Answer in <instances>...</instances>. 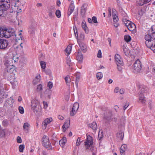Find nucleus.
<instances>
[{"instance_id":"1","label":"nucleus","mask_w":155,"mask_h":155,"mask_svg":"<svg viewBox=\"0 0 155 155\" xmlns=\"http://www.w3.org/2000/svg\"><path fill=\"white\" fill-rule=\"evenodd\" d=\"M147 46L155 52V25L152 26L145 37Z\"/></svg>"},{"instance_id":"2","label":"nucleus","mask_w":155,"mask_h":155,"mask_svg":"<svg viewBox=\"0 0 155 155\" xmlns=\"http://www.w3.org/2000/svg\"><path fill=\"white\" fill-rule=\"evenodd\" d=\"M9 0H0V16L4 17L5 15L6 12L10 8Z\"/></svg>"},{"instance_id":"3","label":"nucleus","mask_w":155,"mask_h":155,"mask_svg":"<svg viewBox=\"0 0 155 155\" xmlns=\"http://www.w3.org/2000/svg\"><path fill=\"white\" fill-rule=\"evenodd\" d=\"M31 107L33 112L36 115H38L41 114V107L38 100L34 99L31 101Z\"/></svg>"},{"instance_id":"4","label":"nucleus","mask_w":155,"mask_h":155,"mask_svg":"<svg viewBox=\"0 0 155 155\" xmlns=\"http://www.w3.org/2000/svg\"><path fill=\"white\" fill-rule=\"evenodd\" d=\"M42 142L44 147L49 150L52 149V146L48 137L46 135L43 136L42 139Z\"/></svg>"},{"instance_id":"5","label":"nucleus","mask_w":155,"mask_h":155,"mask_svg":"<svg viewBox=\"0 0 155 155\" xmlns=\"http://www.w3.org/2000/svg\"><path fill=\"white\" fill-rule=\"evenodd\" d=\"M133 66L135 71L137 72H139L141 70L142 64L140 61L137 59L135 61Z\"/></svg>"},{"instance_id":"6","label":"nucleus","mask_w":155,"mask_h":155,"mask_svg":"<svg viewBox=\"0 0 155 155\" xmlns=\"http://www.w3.org/2000/svg\"><path fill=\"white\" fill-rule=\"evenodd\" d=\"M87 141L84 142L86 148L87 149L90 147L93 144V140L92 137L88 135L87 137Z\"/></svg>"},{"instance_id":"7","label":"nucleus","mask_w":155,"mask_h":155,"mask_svg":"<svg viewBox=\"0 0 155 155\" xmlns=\"http://www.w3.org/2000/svg\"><path fill=\"white\" fill-rule=\"evenodd\" d=\"M79 107V105L78 103H75L74 104L72 108V110L70 112V115L71 116H73L76 113Z\"/></svg>"},{"instance_id":"8","label":"nucleus","mask_w":155,"mask_h":155,"mask_svg":"<svg viewBox=\"0 0 155 155\" xmlns=\"http://www.w3.org/2000/svg\"><path fill=\"white\" fill-rule=\"evenodd\" d=\"M8 44V41L0 38V49H5L7 46Z\"/></svg>"},{"instance_id":"9","label":"nucleus","mask_w":155,"mask_h":155,"mask_svg":"<svg viewBox=\"0 0 155 155\" xmlns=\"http://www.w3.org/2000/svg\"><path fill=\"white\" fill-rule=\"evenodd\" d=\"M4 65L6 67V68H7L8 67H11L12 66L14 65V64L12 62V60L9 58L5 61Z\"/></svg>"},{"instance_id":"10","label":"nucleus","mask_w":155,"mask_h":155,"mask_svg":"<svg viewBox=\"0 0 155 155\" xmlns=\"http://www.w3.org/2000/svg\"><path fill=\"white\" fill-rule=\"evenodd\" d=\"M115 58L117 64H119L121 65H123V62L122 60L120 55L118 54H116L115 56Z\"/></svg>"},{"instance_id":"11","label":"nucleus","mask_w":155,"mask_h":155,"mask_svg":"<svg viewBox=\"0 0 155 155\" xmlns=\"http://www.w3.org/2000/svg\"><path fill=\"white\" fill-rule=\"evenodd\" d=\"M5 71H7L6 73L9 74H14L16 72L15 68L14 65L12 66L11 67H8L5 69Z\"/></svg>"},{"instance_id":"12","label":"nucleus","mask_w":155,"mask_h":155,"mask_svg":"<svg viewBox=\"0 0 155 155\" xmlns=\"http://www.w3.org/2000/svg\"><path fill=\"white\" fill-rule=\"evenodd\" d=\"M139 94V102L141 103L142 104H144L146 103V98L145 97L144 94Z\"/></svg>"},{"instance_id":"13","label":"nucleus","mask_w":155,"mask_h":155,"mask_svg":"<svg viewBox=\"0 0 155 155\" xmlns=\"http://www.w3.org/2000/svg\"><path fill=\"white\" fill-rule=\"evenodd\" d=\"M140 88V90L139 94H144V95H146L148 92L147 88L145 86H141Z\"/></svg>"},{"instance_id":"14","label":"nucleus","mask_w":155,"mask_h":155,"mask_svg":"<svg viewBox=\"0 0 155 155\" xmlns=\"http://www.w3.org/2000/svg\"><path fill=\"white\" fill-rule=\"evenodd\" d=\"M4 75L5 77H7V79L8 80H9L10 81L11 80L14 79V78H16L14 74L4 73Z\"/></svg>"},{"instance_id":"15","label":"nucleus","mask_w":155,"mask_h":155,"mask_svg":"<svg viewBox=\"0 0 155 155\" xmlns=\"http://www.w3.org/2000/svg\"><path fill=\"white\" fill-rule=\"evenodd\" d=\"M70 123V120H67L64 123V125L62 126L63 131L65 132L66 130L68 129Z\"/></svg>"},{"instance_id":"16","label":"nucleus","mask_w":155,"mask_h":155,"mask_svg":"<svg viewBox=\"0 0 155 155\" xmlns=\"http://www.w3.org/2000/svg\"><path fill=\"white\" fill-rule=\"evenodd\" d=\"M14 78V79L13 80H11L10 81V83L12 86V87L13 88H15L16 87H17L18 85V81L17 80L16 78Z\"/></svg>"},{"instance_id":"17","label":"nucleus","mask_w":155,"mask_h":155,"mask_svg":"<svg viewBox=\"0 0 155 155\" xmlns=\"http://www.w3.org/2000/svg\"><path fill=\"white\" fill-rule=\"evenodd\" d=\"M108 114L107 115H105L104 117V120H107L108 122L111 121L112 120L111 118L112 113L111 112L109 111L108 112Z\"/></svg>"},{"instance_id":"18","label":"nucleus","mask_w":155,"mask_h":155,"mask_svg":"<svg viewBox=\"0 0 155 155\" xmlns=\"http://www.w3.org/2000/svg\"><path fill=\"white\" fill-rule=\"evenodd\" d=\"M87 6V5L85 4H84L81 7V13L83 16L85 14L87 10L86 8Z\"/></svg>"},{"instance_id":"19","label":"nucleus","mask_w":155,"mask_h":155,"mask_svg":"<svg viewBox=\"0 0 155 155\" xmlns=\"http://www.w3.org/2000/svg\"><path fill=\"white\" fill-rule=\"evenodd\" d=\"M127 148V146L125 144L122 145L120 148V152L121 155H124V152Z\"/></svg>"},{"instance_id":"20","label":"nucleus","mask_w":155,"mask_h":155,"mask_svg":"<svg viewBox=\"0 0 155 155\" xmlns=\"http://www.w3.org/2000/svg\"><path fill=\"white\" fill-rule=\"evenodd\" d=\"M8 96L7 94L3 92H0V102H2Z\"/></svg>"},{"instance_id":"21","label":"nucleus","mask_w":155,"mask_h":155,"mask_svg":"<svg viewBox=\"0 0 155 155\" xmlns=\"http://www.w3.org/2000/svg\"><path fill=\"white\" fill-rule=\"evenodd\" d=\"M79 44L81 51L83 52H86L87 51L86 45L84 43L81 42L79 43Z\"/></svg>"},{"instance_id":"22","label":"nucleus","mask_w":155,"mask_h":155,"mask_svg":"<svg viewBox=\"0 0 155 155\" xmlns=\"http://www.w3.org/2000/svg\"><path fill=\"white\" fill-rule=\"evenodd\" d=\"M14 103L12 97H10L6 101V104L11 107Z\"/></svg>"},{"instance_id":"23","label":"nucleus","mask_w":155,"mask_h":155,"mask_svg":"<svg viewBox=\"0 0 155 155\" xmlns=\"http://www.w3.org/2000/svg\"><path fill=\"white\" fill-rule=\"evenodd\" d=\"M52 120L51 118H48L45 119L42 123V125H44L45 127L47 126V124L50 123Z\"/></svg>"},{"instance_id":"24","label":"nucleus","mask_w":155,"mask_h":155,"mask_svg":"<svg viewBox=\"0 0 155 155\" xmlns=\"http://www.w3.org/2000/svg\"><path fill=\"white\" fill-rule=\"evenodd\" d=\"M127 28L128 30L131 31H133L136 28V26L135 25L132 23H131L127 26Z\"/></svg>"},{"instance_id":"25","label":"nucleus","mask_w":155,"mask_h":155,"mask_svg":"<svg viewBox=\"0 0 155 155\" xmlns=\"http://www.w3.org/2000/svg\"><path fill=\"white\" fill-rule=\"evenodd\" d=\"M7 130L6 129H1L0 130V137H5Z\"/></svg>"},{"instance_id":"26","label":"nucleus","mask_w":155,"mask_h":155,"mask_svg":"<svg viewBox=\"0 0 155 155\" xmlns=\"http://www.w3.org/2000/svg\"><path fill=\"white\" fill-rule=\"evenodd\" d=\"M89 126L93 130H96L97 128V124L95 122H93L91 124H89Z\"/></svg>"},{"instance_id":"27","label":"nucleus","mask_w":155,"mask_h":155,"mask_svg":"<svg viewBox=\"0 0 155 155\" xmlns=\"http://www.w3.org/2000/svg\"><path fill=\"white\" fill-rule=\"evenodd\" d=\"M77 60L80 62V63H81L83 59V57L82 54L81 53L78 52L76 57Z\"/></svg>"},{"instance_id":"28","label":"nucleus","mask_w":155,"mask_h":155,"mask_svg":"<svg viewBox=\"0 0 155 155\" xmlns=\"http://www.w3.org/2000/svg\"><path fill=\"white\" fill-rule=\"evenodd\" d=\"M74 8V5H70L68 11V15L69 16L73 12Z\"/></svg>"},{"instance_id":"29","label":"nucleus","mask_w":155,"mask_h":155,"mask_svg":"<svg viewBox=\"0 0 155 155\" xmlns=\"http://www.w3.org/2000/svg\"><path fill=\"white\" fill-rule=\"evenodd\" d=\"M36 29V27L35 26L32 25L29 29V32L30 34L33 35L35 33V31Z\"/></svg>"},{"instance_id":"30","label":"nucleus","mask_w":155,"mask_h":155,"mask_svg":"<svg viewBox=\"0 0 155 155\" xmlns=\"http://www.w3.org/2000/svg\"><path fill=\"white\" fill-rule=\"evenodd\" d=\"M66 140L65 137H63L62 139L59 141V144L62 147H63L66 142Z\"/></svg>"},{"instance_id":"31","label":"nucleus","mask_w":155,"mask_h":155,"mask_svg":"<svg viewBox=\"0 0 155 155\" xmlns=\"http://www.w3.org/2000/svg\"><path fill=\"white\" fill-rule=\"evenodd\" d=\"M10 58L12 60V62L14 63V64H15L18 62L19 57L18 55H16L13 56L12 58Z\"/></svg>"},{"instance_id":"32","label":"nucleus","mask_w":155,"mask_h":155,"mask_svg":"<svg viewBox=\"0 0 155 155\" xmlns=\"http://www.w3.org/2000/svg\"><path fill=\"white\" fill-rule=\"evenodd\" d=\"M122 48L123 50V51L125 55L128 56L129 55V51L126 48L125 45H123L122 47Z\"/></svg>"},{"instance_id":"33","label":"nucleus","mask_w":155,"mask_h":155,"mask_svg":"<svg viewBox=\"0 0 155 155\" xmlns=\"http://www.w3.org/2000/svg\"><path fill=\"white\" fill-rule=\"evenodd\" d=\"M29 124L28 123H25L24 124L23 128L24 130L26 131H28L29 129Z\"/></svg>"},{"instance_id":"34","label":"nucleus","mask_w":155,"mask_h":155,"mask_svg":"<svg viewBox=\"0 0 155 155\" xmlns=\"http://www.w3.org/2000/svg\"><path fill=\"white\" fill-rule=\"evenodd\" d=\"M72 46L71 45H69L67 47L65 50V51L67 54V55H69L71 53V50Z\"/></svg>"},{"instance_id":"35","label":"nucleus","mask_w":155,"mask_h":155,"mask_svg":"<svg viewBox=\"0 0 155 155\" xmlns=\"http://www.w3.org/2000/svg\"><path fill=\"white\" fill-rule=\"evenodd\" d=\"M8 33H9V35H10V37L14 35L16 36V35L15 34V31L13 28H9L8 29Z\"/></svg>"},{"instance_id":"36","label":"nucleus","mask_w":155,"mask_h":155,"mask_svg":"<svg viewBox=\"0 0 155 155\" xmlns=\"http://www.w3.org/2000/svg\"><path fill=\"white\" fill-rule=\"evenodd\" d=\"M40 76L39 75L38 76H37L35 79L33 81V83L34 84H36L38 83L40 81Z\"/></svg>"},{"instance_id":"37","label":"nucleus","mask_w":155,"mask_h":155,"mask_svg":"<svg viewBox=\"0 0 155 155\" xmlns=\"http://www.w3.org/2000/svg\"><path fill=\"white\" fill-rule=\"evenodd\" d=\"M117 137L122 140L124 137V133L121 131L118 132L117 134Z\"/></svg>"},{"instance_id":"38","label":"nucleus","mask_w":155,"mask_h":155,"mask_svg":"<svg viewBox=\"0 0 155 155\" xmlns=\"http://www.w3.org/2000/svg\"><path fill=\"white\" fill-rule=\"evenodd\" d=\"M54 7H52L51 8H50L48 11V15L51 18L53 17V15L54 12Z\"/></svg>"},{"instance_id":"39","label":"nucleus","mask_w":155,"mask_h":155,"mask_svg":"<svg viewBox=\"0 0 155 155\" xmlns=\"http://www.w3.org/2000/svg\"><path fill=\"white\" fill-rule=\"evenodd\" d=\"M5 28H0V37H4V32L5 31Z\"/></svg>"},{"instance_id":"40","label":"nucleus","mask_w":155,"mask_h":155,"mask_svg":"<svg viewBox=\"0 0 155 155\" xmlns=\"http://www.w3.org/2000/svg\"><path fill=\"white\" fill-rule=\"evenodd\" d=\"M45 96L47 97L48 98H50L51 92L49 90H46L44 93Z\"/></svg>"},{"instance_id":"41","label":"nucleus","mask_w":155,"mask_h":155,"mask_svg":"<svg viewBox=\"0 0 155 155\" xmlns=\"http://www.w3.org/2000/svg\"><path fill=\"white\" fill-rule=\"evenodd\" d=\"M123 21L126 26L127 27V26L131 23V22L128 20H127L126 18L123 19Z\"/></svg>"},{"instance_id":"42","label":"nucleus","mask_w":155,"mask_h":155,"mask_svg":"<svg viewBox=\"0 0 155 155\" xmlns=\"http://www.w3.org/2000/svg\"><path fill=\"white\" fill-rule=\"evenodd\" d=\"M4 33V37L5 38H9L10 37V35H9L8 31L7 29H5Z\"/></svg>"},{"instance_id":"43","label":"nucleus","mask_w":155,"mask_h":155,"mask_svg":"<svg viewBox=\"0 0 155 155\" xmlns=\"http://www.w3.org/2000/svg\"><path fill=\"white\" fill-rule=\"evenodd\" d=\"M103 74L101 72H98L96 74V77L98 80L101 79L103 77Z\"/></svg>"},{"instance_id":"44","label":"nucleus","mask_w":155,"mask_h":155,"mask_svg":"<svg viewBox=\"0 0 155 155\" xmlns=\"http://www.w3.org/2000/svg\"><path fill=\"white\" fill-rule=\"evenodd\" d=\"M40 65L41 68L43 69L42 70V71H44V69L46 68V64L45 62L43 61H41L40 62Z\"/></svg>"},{"instance_id":"45","label":"nucleus","mask_w":155,"mask_h":155,"mask_svg":"<svg viewBox=\"0 0 155 155\" xmlns=\"http://www.w3.org/2000/svg\"><path fill=\"white\" fill-rule=\"evenodd\" d=\"M124 39L125 41L127 42H129L131 39V38L129 35H125Z\"/></svg>"},{"instance_id":"46","label":"nucleus","mask_w":155,"mask_h":155,"mask_svg":"<svg viewBox=\"0 0 155 155\" xmlns=\"http://www.w3.org/2000/svg\"><path fill=\"white\" fill-rule=\"evenodd\" d=\"M113 21L114 22H116L118 21V18L117 16L114 14H113Z\"/></svg>"},{"instance_id":"47","label":"nucleus","mask_w":155,"mask_h":155,"mask_svg":"<svg viewBox=\"0 0 155 155\" xmlns=\"http://www.w3.org/2000/svg\"><path fill=\"white\" fill-rule=\"evenodd\" d=\"M24 148V145L22 144L20 145L19 147V151L21 152H23Z\"/></svg>"},{"instance_id":"48","label":"nucleus","mask_w":155,"mask_h":155,"mask_svg":"<svg viewBox=\"0 0 155 155\" xmlns=\"http://www.w3.org/2000/svg\"><path fill=\"white\" fill-rule=\"evenodd\" d=\"M98 138L101 140L103 137V132L102 130L100 131L98 133Z\"/></svg>"},{"instance_id":"49","label":"nucleus","mask_w":155,"mask_h":155,"mask_svg":"<svg viewBox=\"0 0 155 155\" xmlns=\"http://www.w3.org/2000/svg\"><path fill=\"white\" fill-rule=\"evenodd\" d=\"M76 28V30H75V28L74 27V34L75 35V36L76 37V38L77 39V41L78 42V31L76 29V28Z\"/></svg>"},{"instance_id":"50","label":"nucleus","mask_w":155,"mask_h":155,"mask_svg":"<svg viewBox=\"0 0 155 155\" xmlns=\"http://www.w3.org/2000/svg\"><path fill=\"white\" fill-rule=\"evenodd\" d=\"M42 90V86L41 84H39L38 85L37 87V91H40Z\"/></svg>"},{"instance_id":"51","label":"nucleus","mask_w":155,"mask_h":155,"mask_svg":"<svg viewBox=\"0 0 155 155\" xmlns=\"http://www.w3.org/2000/svg\"><path fill=\"white\" fill-rule=\"evenodd\" d=\"M65 80L67 84L68 85V84L71 81V80L68 76H67L65 78Z\"/></svg>"},{"instance_id":"52","label":"nucleus","mask_w":155,"mask_h":155,"mask_svg":"<svg viewBox=\"0 0 155 155\" xmlns=\"http://www.w3.org/2000/svg\"><path fill=\"white\" fill-rule=\"evenodd\" d=\"M55 14L57 17L58 18H60L61 16V14L60 11L58 10H56L55 12Z\"/></svg>"},{"instance_id":"53","label":"nucleus","mask_w":155,"mask_h":155,"mask_svg":"<svg viewBox=\"0 0 155 155\" xmlns=\"http://www.w3.org/2000/svg\"><path fill=\"white\" fill-rule=\"evenodd\" d=\"M71 60L70 57L68 56L66 58V63L69 66H71Z\"/></svg>"},{"instance_id":"54","label":"nucleus","mask_w":155,"mask_h":155,"mask_svg":"<svg viewBox=\"0 0 155 155\" xmlns=\"http://www.w3.org/2000/svg\"><path fill=\"white\" fill-rule=\"evenodd\" d=\"M144 13V11L142 9H140L138 11V14L140 16H141Z\"/></svg>"},{"instance_id":"55","label":"nucleus","mask_w":155,"mask_h":155,"mask_svg":"<svg viewBox=\"0 0 155 155\" xmlns=\"http://www.w3.org/2000/svg\"><path fill=\"white\" fill-rule=\"evenodd\" d=\"M117 64V69L120 72H122V68L121 65H119L118 64Z\"/></svg>"},{"instance_id":"56","label":"nucleus","mask_w":155,"mask_h":155,"mask_svg":"<svg viewBox=\"0 0 155 155\" xmlns=\"http://www.w3.org/2000/svg\"><path fill=\"white\" fill-rule=\"evenodd\" d=\"M80 78V77L79 76H78L76 77V81H75V84H76V85L77 87H78V82H79Z\"/></svg>"},{"instance_id":"57","label":"nucleus","mask_w":155,"mask_h":155,"mask_svg":"<svg viewBox=\"0 0 155 155\" xmlns=\"http://www.w3.org/2000/svg\"><path fill=\"white\" fill-rule=\"evenodd\" d=\"M18 110L20 113L21 114H23L24 113V110L22 107L19 106L18 107Z\"/></svg>"},{"instance_id":"58","label":"nucleus","mask_w":155,"mask_h":155,"mask_svg":"<svg viewBox=\"0 0 155 155\" xmlns=\"http://www.w3.org/2000/svg\"><path fill=\"white\" fill-rule=\"evenodd\" d=\"M48 87L49 89L53 87V84L52 83L51 81H49L48 83Z\"/></svg>"},{"instance_id":"59","label":"nucleus","mask_w":155,"mask_h":155,"mask_svg":"<svg viewBox=\"0 0 155 155\" xmlns=\"http://www.w3.org/2000/svg\"><path fill=\"white\" fill-rule=\"evenodd\" d=\"M148 106L150 109H151L153 107V103L151 100H149L148 102Z\"/></svg>"},{"instance_id":"60","label":"nucleus","mask_w":155,"mask_h":155,"mask_svg":"<svg viewBox=\"0 0 155 155\" xmlns=\"http://www.w3.org/2000/svg\"><path fill=\"white\" fill-rule=\"evenodd\" d=\"M92 20L93 22L94 23H97V18L95 16H93L92 18Z\"/></svg>"},{"instance_id":"61","label":"nucleus","mask_w":155,"mask_h":155,"mask_svg":"<svg viewBox=\"0 0 155 155\" xmlns=\"http://www.w3.org/2000/svg\"><path fill=\"white\" fill-rule=\"evenodd\" d=\"M82 27L83 29L87 28V27L86 25V24L85 23H84L83 21L82 22Z\"/></svg>"},{"instance_id":"62","label":"nucleus","mask_w":155,"mask_h":155,"mask_svg":"<svg viewBox=\"0 0 155 155\" xmlns=\"http://www.w3.org/2000/svg\"><path fill=\"white\" fill-rule=\"evenodd\" d=\"M101 53L100 50L98 51L97 54V57L99 58L101 57Z\"/></svg>"},{"instance_id":"63","label":"nucleus","mask_w":155,"mask_h":155,"mask_svg":"<svg viewBox=\"0 0 155 155\" xmlns=\"http://www.w3.org/2000/svg\"><path fill=\"white\" fill-rule=\"evenodd\" d=\"M119 88L118 87H116L115 88L114 92L115 93H117L119 91Z\"/></svg>"},{"instance_id":"64","label":"nucleus","mask_w":155,"mask_h":155,"mask_svg":"<svg viewBox=\"0 0 155 155\" xmlns=\"http://www.w3.org/2000/svg\"><path fill=\"white\" fill-rule=\"evenodd\" d=\"M80 38L81 40H83L84 38V34H81L80 36Z\"/></svg>"}]
</instances>
